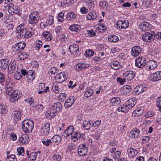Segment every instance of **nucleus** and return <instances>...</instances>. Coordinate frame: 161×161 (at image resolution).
Instances as JSON below:
<instances>
[{
	"label": "nucleus",
	"mask_w": 161,
	"mask_h": 161,
	"mask_svg": "<svg viewBox=\"0 0 161 161\" xmlns=\"http://www.w3.org/2000/svg\"><path fill=\"white\" fill-rule=\"evenodd\" d=\"M16 33H18V38L27 39L31 37L34 34L32 29L27 30L24 25L22 24L16 28Z\"/></svg>",
	"instance_id": "f257e3e1"
},
{
	"label": "nucleus",
	"mask_w": 161,
	"mask_h": 161,
	"mask_svg": "<svg viewBox=\"0 0 161 161\" xmlns=\"http://www.w3.org/2000/svg\"><path fill=\"white\" fill-rule=\"evenodd\" d=\"M23 130L26 134L31 133L34 128V123L31 119L25 120L22 123Z\"/></svg>",
	"instance_id": "f03ea898"
},
{
	"label": "nucleus",
	"mask_w": 161,
	"mask_h": 161,
	"mask_svg": "<svg viewBox=\"0 0 161 161\" xmlns=\"http://www.w3.org/2000/svg\"><path fill=\"white\" fill-rule=\"evenodd\" d=\"M40 18L38 13L36 12H32L29 16L28 23L31 25H35L37 23Z\"/></svg>",
	"instance_id": "7ed1b4c3"
},
{
	"label": "nucleus",
	"mask_w": 161,
	"mask_h": 161,
	"mask_svg": "<svg viewBox=\"0 0 161 161\" xmlns=\"http://www.w3.org/2000/svg\"><path fill=\"white\" fill-rule=\"evenodd\" d=\"M155 38V32L153 31L147 32L144 34L142 36L143 40L147 42L152 41Z\"/></svg>",
	"instance_id": "20e7f679"
},
{
	"label": "nucleus",
	"mask_w": 161,
	"mask_h": 161,
	"mask_svg": "<svg viewBox=\"0 0 161 161\" xmlns=\"http://www.w3.org/2000/svg\"><path fill=\"white\" fill-rule=\"evenodd\" d=\"M50 131V124L46 123L42 125L40 130L39 135L41 136L47 135L49 133Z\"/></svg>",
	"instance_id": "39448f33"
},
{
	"label": "nucleus",
	"mask_w": 161,
	"mask_h": 161,
	"mask_svg": "<svg viewBox=\"0 0 161 161\" xmlns=\"http://www.w3.org/2000/svg\"><path fill=\"white\" fill-rule=\"evenodd\" d=\"M68 75L65 72H61L57 74L55 78L58 83H62L68 78Z\"/></svg>",
	"instance_id": "423d86ee"
},
{
	"label": "nucleus",
	"mask_w": 161,
	"mask_h": 161,
	"mask_svg": "<svg viewBox=\"0 0 161 161\" xmlns=\"http://www.w3.org/2000/svg\"><path fill=\"white\" fill-rule=\"evenodd\" d=\"M146 61V58L144 57H138L135 60V64L138 68H143L147 64Z\"/></svg>",
	"instance_id": "0eeeda50"
},
{
	"label": "nucleus",
	"mask_w": 161,
	"mask_h": 161,
	"mask_svg": "<svg viewBox=\"0 0 161 161\" xmlns=\"http://www.w3.org/2000/svg\"><path fill=\"white\" fill-rule=\"evenodd\" d=\"M10 101L11 102L14 103L17 101L21 97L22 94L18 90H14L12 94L11 95Z\"/></svg>",
	"instance_id": "6e6552de"
},
{
	"label": "nucleus",
	"mask_w": 161,
	"mask_h": 161,
	"mask_svg": "<svg viewBox=\"0 0 161 161\" xmlns=\"http://www.w3.org/2000/svg\"><path fill=\"white\" fill-rule=\"evenodd\" d=\"M25 46L26 44L25 42H19L13 46V47L14 48L13 50L15 52V53L17 54L21 50H23L25 47Z\"/></svg>",
	"instance_id": "1a4fd4ad"
},
{
	"label": "nucleus",
	"mask_w": 161,
	"mask_h": 161,
	"mask_svg": "<svg viewBox=\"0 0 161 161\" xmlns=\"http://www.w3.org/2000/svg\"><path fill=\"white\" fill-rule=\"evenodd\" d=\"M17 68L16 62L14 61H11L8 67V73L10 74H12L16 70Z\"/></svg>",
	"instance_id": "9d476101"
},
{
	"label": "nucleus",
	"mask_w": 161,
	"mask_h": 161,
	"mask_svg": "<svg viewBox=\"0 0 161 161\" xmlns=\"http://www.w3.org/2000/svg\"><path fill=\"white\" fill-rule=\"evenodd\" d=\"M147 87L144 85L137 86L134 89V92L136 95H139L147 90Z\"/></svg>",
	"instance_id": "9b49d317"
},
{
	"label": "nucleus",
	"mask_w": 161,
	"mask_h": 161,
	"mask_svg": "<svg viewBox=\"0 0 161 161\" xmlns=\"http://www.w3.org/2000/svg\"><path fill=\"white\" fill-rule=\"evenodd\" d=\"M76 99L74 96L69 97L66 100L64 103V106L66 108H69L72 106L74 103Z\"/></svg>",
	"instance_id": "f8f14e48"
},
{
	"label": "nucleus",
	"mask_w": 161,
	"mask_h": 161,
	"mask_svg": "<svg viewBox=\"0 0 161 161\" xmlns=\"http://www.w3.org/2000/svg\"><path fill=\"white\" fill-rule=\"evenodd\" d=\"M87 152V148L84 144L80 145L78 149V153L80 156L86 155Z\"/></svg>",
	"instance_id": "ddd939ff"
},
{
	"label": "nucleus",
	"mask_w": 161,
	"mask_h": 161,
	"mask_svg": "<svg viewBox=\"0 0 161 161\" xmlns=\"http://www.w3.org/2000/svg\"><path fill=\"white\" fill-rule=\"evenodd\" d=\"M136 98H131L125 103V106L127 107L128 110L133 108L136 103Z\"/></svg>",
	"instance_id": "4468645a"
},
{
	"label": "nucleus",
	"mask_w": 161,
	"mask_h": 161,
	"mask_svg": "<svg viewBox=\"0 0 161 161\" xmlns=\"http://www.w3.org/2000/svg\"><path fill=\"white\" fill-rule=\"evenodd\" d=\"M151 26L149 23L146 22L141 23L139 25L140 30L143 31L150 30L151 28Z\"/></svg>",
	"instance_id": "2eb2a0df"
},
{
	"label": "nucleus",
	"mask_w": 161,
	"mask_h": 161,
	"mask_svg": "<svg viewBox=\"0 0 161 161\" xmlns=\"http://www.w3.org/2000/svg\"><path fill=\"white\" fill-rule=\"evenodd\" d=\"M157 66V62L153 60L148 61L146 65V68L147 70H153Z\"/></svg>",
	"instance_id": "dca6fc26"
},
{
	"label": "nucleus",
	"mask_w": 161,
	"mask_h": 161,
	"mask_svg": "<svg viewBox=\"0 0 161 161\" xmlns=\"http://www.w3.org/2000/svg\"><path fill=\"white\" fill-rule=\"evenodd\" d=\"M21 112L20 111H14L11 114V117L15 121L20 119L21 117Z\"/></svg>",
	"instance_id": "f3484780"
},
{
	"label": "nucleus",
	"mask_w": 161,
	"mask_h": 161,
	"mask_svg": "<svg viewBox=\"0 0 161 161\" xmlns=\"http://www.w3.org/2000/svg\"><path fill=\"white\" fill-rule=\"evenodd\" d=\"M142 49L140 47L135 46L131 49V55L133 56L136 57L138 56L141 53Z\"/></svg>",
	"instance_id": "a211bd4d"
},
{
	"label": "nucleus",
	"mask_w": 161,
	"mask_h": 161,
	"mask_svg": "<svg viewBox=\"0 0 161 161\" xmlns=\"http://www.w3.org/2000/svg\"><path fill=\"white\" fill-rule=\"evenodd\" d=\"M124 76L125 79L127 80H131L135 76V73L133 71H129L126 72L123 74Z\"/></svg>",
	"instance_id": "6ab92c4d"
},
{
	"label": "nucleus",
	"mask_w": 161,
	"mask_h": 161,
	"mask_svg": "<svg viewBox=\"0 0 161 161\" xmlns=\"http://www.w3.org/2000/svg\"><path fill=\"white\" fill-rule=\"evenodd\" d=\"M116 25L118 28L125 29L128 27L129 23L127 21L119 20L117 22Z\"/></svg>",
	"instance_id": "aec40b11"
},
{
	"label": "nucleus",
	"mask_w": 161,
	"mask_h": 161,
	"mask_svg": "<svg viewBox=\"0 0 161 161\" xmlns=\"http://www.w3.org/2000/svg\"><path fill=\"white\" fill-rule=\"evenodd\" d=\"M151 80L156 81L161 80V71H157L151 75Z\"/></svg>",
	"instance_id": "412c9836"
},
{
	"label": "nucleus",
	"mask_w": 161,
	"mask_h": 161,
	"mask_svg": "<svg viewBox=\"0 0 161 161\" xmlns=\"http://www.w3.org/2000/svg\"><path fill=\"white\" fill-rule=\"evenodd\" d=\"M74 127L70 125L69 126L63 134V136L65 137L69 136L73 133Z\"/></svg>",
	"instance_id": "4be33fe9"
},
{
	"label": "nucleus",
	"mask_w": 161,
	"mask_h": 161,
	"mask_svg": "<svg viewBox=\"0 0 161 161\" xmlns=\"http://www.w3.org/2000/svg\"><path fill=\"white\" fill-rule=\"evenodd\" d=\"M61 137L59 135H55L51 139L52 143H54V145H58L61 141Z\"/></svg>",
	"instance_id": "5701e85b"
},
{
	"label": "nucleus",
	"mask_w": 161,
	"mask_h": 161,
	"mask_svg": "<svg viewBox=\"0 0 161 161\" xmlns=\"http://www.w3.org/2000/svg\"><path fill=\"white\" fill-rule=\"evenodd\" d=\"M140 130L136 128H134L130 132L129 135L130 137L132 138H136L138 137L140 134Z\"/></svg>",
	"instance_id": "b1692460"
},
{
	"label": "nucleus",
	"mask_w": 161,
	"mask_h": 161,
	"mask_svg": "<svg viewBox=\"0 0 161 161\" xmlns=\"http://www.w3.org/2000/svg\"><path fill=\"white\" fill-rule=\"evenodd\" d=\"M89 67V64H88L81 63L77 64L75 67L77 71H79L82 69L87 68Z\"/></svg>",
	"instance_id": "393cba45"
},
{
	"label": "nucleus",
	"mask_w": 161,
	"mask_h": 161,
	"mask_svg": "<svg viewBox=\"0 0 161 161\" xmlns=\"http://www.w3.org/2000/svg\"><path fill=\"white\" fill-rule=\"evenodd\" d=\"M69 49L71 53H76L79 51V46L77 44H74L70 46Z\"/></svg>",
	"instance_id": "a878e982"
},
{
	"label": "nucleus",
	"mask_w": 161,
	"mask_h": 161,
	"mask_svg": "<svg viewBox=\"0 0 161 161\" xmlns=\"http://www.w3.org/2000/svg\"><path fill=\"white\" fill-rule=\"evenodd\" d=\"M57 112L52 107L49 109L47 112V115L49 119L54 117L56 115Z\"/></svg>",
	"instance_id": "bb28decb"
},
{
	"label": "nucleus",
	"mask_w": 161,
	"mask_h": 161,
	"mask_svg": "<svg viewBox=\"0 0 161 161\" xmlns=\"http://www.w3.org/2000/svg\"><path fill=\"white\" fill-rule=\"evenodd\" d=\"M4 86L5 88H14L13 82L9 78L6 80Z\"/></svg>",
	"instance_id": "cd10ccee"
},
{
	"label": "nucleus",
	"mask_w": 161,
	"mask_h": 161,
	"mask_svg": "<svg viewBox=\"0 0 161 161\" xmlns=\"http://www.w3.org/2000/svg\"><path fill=\"white\" fill-rule=\"evenodd\" d=\"M29 140L28 136L25 135H22L19 139V141L22 144L28 142Z\"/></svg>",
	"instance_id": "c85d7f7f"
},
{
	"label": "nucleus",
	"mask_w": 161,
	"mask_h": 161,
	"mask_svg": "<svg viewBox=\"0 0 161 161\" xmlns=\"http://www.w3.org/2000/svg\"><path fill=\"white\" fill-rule=\"evenodd\" d=\"M52 107L55 109L57 112H60L62 109V106L59 102L54 103Z\"/></svg>",
	"instance_id": "c756f323"
},
{
	"label": "nucleus",
	"mask_w": 161,
	"mask_h": 161,
	"mask_svg": "<svg viewBox=\"0 0 161 161\" xmlns=\"http://www.w3.org/2000/svg\"><path fill=\"white\" fill-rule=\"evenodd\" d=\"M128 155L131 157L135 156L138 153L137 150L132 148H130L127 150Z\"/></svg>",
	"instance_id": "7c9ffc66"
},
{
	"label": "nucleus",
	"mask_w": 161,
	"mask_h": 161,
	"mask_svg": "<svg viewBox=\"0 0 161 161\" xmlns=\"http://www.w3.org/2000/svg\"><path fill=\"white\" fill-rule=\"evenodd\" d=\"M111 67L114 69H118L121 68V65L117 61H113L110 64Z\"/></svg>",
	"instance_id": "2f4dec72"
},
{
	"label": "nucleus",
	"mask_w": 161,
	"mask_h": 161,
	"mask_svg": "<svg viewBox=\"0 0 161 161\" xmlns=\"http://www.w3.org/2000/svg\"><path fill=\"white\" fill-rule=\"evenodd\" d=\"M86 6L91 10H93L94 7V2L92 0H86Z\"/></svg>",
	"instance_id": "473e14b6"
},
{
	"label": "nucleus",
	"mask_w": 161,
	"mask_h": 161,
	"mask_svg": "<svg viewBox=\"0 0 161 161\" xmlns=\"http://www.w3.org/2000/svg\"><path fill=\"white\" fill-rule=\"evenodd\" d=\"M8 64L7 59H3L0 61V67L2 69H5Z\"/></svg>",
	"instance_id": "72a5a7b5"
},
{
	"label": "nucleus",
	"mask_w": 161,
	"mask_h": 161,
	"mask_svg": "<svg viewBox=\"0 0 161 161\" xmlns=\"http://www.w3.org/2000/svg\"><path fill=\"white\" fill-rule=\"evenodd\" d=\"M80 136V134L78 132H75L71 135V139L73 141L75 142L79 139Z\"/></svg>",
	"instance_id": "f704fd0d"
},
{
	"label": "nucleus",
	"mask_w": 161,
	"mask_h": 161,
	"mask_svg": "<svg viewBox=\"0 0 161 161\" xmlns=\"http://www.w3.org/2000/svg\"><path fill=\"white\" fill-rule=\"evenodd\" d=\"M69 29L71 31L78 32L80 30V27L78 25L74 24L70 26Z\"/></svg>",
	"instance_id": "c9c22d12"
},
{
	"label": "nucleus",
	"mask_w": 161,
	"mask_h": 161,
	"mask_svg": "<svg viewBox=\"0 0 161 161\" xmlns=\"http://www.w3.org/2000/svg\"><path fill=\"white\" fill-rule=\"evenodd\" d=\"M110 102L113 106L117 105L120 103V100L118 97H115L111 100Z\"/></svg>",
	"instance_id": "e433bc0d"
},
{
	"label": "nucleus",
	"mask_w": 161,
	"mask_h": 161,
	"mask_svg": "<svg viewBox=\"0 0 161 161\" xmlns=\"http://www.w3.org/2000/svg\"><path fill=\"white\" fill-rule=\"evenodd\" d=\"M75 13L72 12H70L68 13L66 16V19L68 21L70 20H73L75 19Z\"/></svg>",
	"instance_id": "4c0bfd02"
},
{
	"label": "nucleus",
	"mask_w": 161,
	"mask_h": 161,
	"mask_svg": "<svg viewBox=\"0 0 161 161\" xmlns=\"http://www.w3.org/2000/svg\"><path fill=\"white\" fill-rule=\"evenodd\" d=\"M97 16V14L94 12L90 13L87 16V18L89 20L96 19Z\"/></svg>",
	"instance_id": "58836bf2"
},
{
	"label": "nucleus",
	"mask_w": 161,
	"mask_h": 161,
	"mask_svg": "<svg viewBox=\"0 0 161 161\" xmlns=\"http://www.w3.org/2000/svg\"><path fill=\"white\" fill-rule=\"evenodd\" d=\"M91 121H88L86 120L84 121L83 123V126L84 128H86V130H89L91 126V123L90 122Z\"/></svg>",
	"instance_id": "ea45409f"
},
{
	"label": "nucleus",
	"mask_w": 161,
	"mask_h": 161,
	"mask_svg": "<svg viewBox=\"0 0 161 161\" xmlns=\"http://www.w3.org/2000/svg\"><path fill=\"white\" fill-rule=\"evenodd\" d=\"M127 108V107L125 106V103L122 106H119L117 108V110L119 112L127 113L128 111Z\"/></svg>",
	"instance_id": "a19ab883"
},
{
	"label": "nucleus",
	"mask_w": 161,
	"mask_h": 161,
	"mask_svg": "<svg viewBox=\"0 0 161 161\" xmlns=\"http://www.w3.org/2000/svg\"><path fill=\"white\" fill-rule=\"evenodd\" d=\"M18 57L21 60H24L27 58L28 57V55L25 53H21V51L18 53Z\"/></svg>",
	"instance_id": "79ce46f5"
},
{
	"label": "nucleus",
	"mask_w": 161,
	"mask_h": 161,
	"mask_svg": "<svg viewBox=\"0 0 161 161\" xmlns=\"http://www.w3.org/2000/svg\"><path fill=\"white\" fill-rule=\"evenodd\" d=\"M109 42H115L119 40V38L118 36L114 35H111L108 38Z\"/></svg>",
	"instance_id": "37998d69"
},
{
	"label": "nucleus",
	"mask_w": 161,
	"mask_h": 161,
	"mask_svg": "<svg viewBox=\"0 0 161 161\" xmlns=\"http://www.w3.org/2000/svg\"><path fill=\"white\" fill-rule=\"evenodd\" d=\"M7 111L8 108L5 105L2 104L0 105V113L5 114Z\"/></svg>",
	"instance_id": "c03bdc74"
},
{
	"label": "nucleus",
	"mask_w": 161,
	"mask_h": 161,
	"mask_svg": "<svg viewBox=\"0 0 161 161\" xmlns=\"http://www.w3.org/2000/svg\"><path fill=\"white\" fill-rule=\"evenodd\" d=\"M143 112V110L140 108H137L135 110L133 114H134L135 116H138L142 114Z\"/></svg>",
	"instance_id": "a18cd8bd"
},
{
	"label": "nucleus",
	"mask_w": 161,
	"mask_h": 161,
	"mask_svg": "<svg viewBox=\"0 0 161 161\" xmlns=\"http://www.w3.org/2000/svg\"><path fill=\"white\" fill-rule=\"evenodd\" d=\"M5 81L4 75L2 72H0V85L4 86Z\"/></svg>",
	"instance_id": "49530a36"
},
{
	"label": "nucleus",
	"mask_w": 161,
	"mask_h": 161,
	"mask_svg": "<svg viewBox=\"0 0 161 161\" xmlns=\"http://www.w3.org/2000/svg\"><path fill=\"white\" fill-rule=\"evenodd\" d=\"M66 97V95L65 93H60L58 97V100L60 101H63Z\"/></svg>",
	"instance_id": "de8ad7c7"
},
{
	"label": "nucleus",
	"mask_w": 161,
	"mask_h": 161,
	"mask_svg": "<svg viewBox=\"0 0 161 161\" xmlns=\"http://www.w3.org/2000/svg\"><path fill=\"white\" fill-rule=\"evenodd\" d=\"M157 106L160 111H161V96L159 97L156 101Z\"/></svg>",
	"instance_id": "09e8293b"
},
{
	"label": "nucleus",
	"mask_w": 161,
	"mask_h": 161,
	"mask_svg": "<svg viewBox=\"0 0 161 161\" xmlns=\"http://www.w3.org/2000/svg\"><path fill=\"white\" fill-rule=\"evenodd\" d=\"M17 151L18 152V155H21L22 156L24 155V150L23 147H20L18 148L17 149Z\"/></svg>",
	"instance_id": "8fccbe9b"
},
{
	"label": "nucleus",
	"mask_w": 161,
	"mask_h": 161,
	"mask_svg": "<svg viewBox=\"0 0 161 161\" xmlns=\"http://www.w3.org/2000/svg\"><path fill=\"white\" fill-rule=\"evenodd\" d=\"M64 14L63 13L61 12L59 13L58 15V20L60 22H62L64 20Z\"/></svg>",
	"instance_id": "3c124183"
},
{
	"label": "nucleus",
	"mask_w": 161,
	"mask_h": 161,
	"mask_svg": "<svg viewBox=\"0 0 161 161\" xmlns=\"http://www.w3.org/2000/svg\"><path fill=\"white\" fill-rule=\"evenodd\" d=\"M92 94V90L91 89H90L89 90H87L86 91L84 95L86 97H89L91 96Z\"/></svg>",
	"instance_id": "603ef678"
},
{
	"label": "nucleus",
	"mask_w": 161,
	"mask_h": 161,
	"mask_svg": "<svg viewBox=\"0 0 161 161\" xmlns=\"http://www.w3.org/2000/svg\"><path fill=\"white\" fill-rule=\"evenodd\" d=\"M123 90L124 92H129L131 90V87L129 85L124 86L123 87Z\"/></svg>",
	"instance_id": "864d4df0"
},
{
	"label": "nucleus",
	"mask_w": 161,
	"mask_h": 161,
	"mask_svg": "<svg viewBox=\"0 0 161 161\" xmlns=\"http://www.w3.org/2000/svg\"><path fill=\"white\" fill-rule=\"evenodd\" d=\"M46 22L49 25H52L53 23V17L52 16H49L48 19L47 20Z\"/></svg>",
	"instance_id": "5fc2aeb1"
},
{
	"label": "nucleus",
	"mask_w": 161,
	"mask_h": 161,
	"mask_svg": "<svg viewBox=\"0 0 161 161\" xmlns=\"http://www.w3.org/2000/svg\"><path fill=\"white\" fill-rule=\"evenodd\" d=\"M5 91L7 94L11 95L14 91V88H5Z\"/></svg>",
	"instance_id": "6e6d98bb"
},
{
	"label": "nucleus",
	"mask_w": 161,
	"mask_h": 161,
	"mask_svg": "<svg viewBox=\"0 0 161 161\" xmlns=\"http://www.w3.org/2000/svg\"><path fill=\"white\" fill-rule=\"evenodd\" d=\"M49 72L53 74H56L58 72V69L56 67H52L49 69Z\"/></svg>",
	"instance_id": "4d7b16f0"
},
{
	"label": "nucleus",
	"mask_w": 161,
	"mask_h": 161,
	"mask_svg": "<svg viewBox=\"0 0 161 161\" xmlns=\"http://www.w3.org/2000/svg\"><path fill=\"white\" fill-rule=\"evenodd\" d=\"M8 11L10 14H16L18 12V11H17L16 10H15V9L14 8H8Z\"/></svg>",
	"instance_id": "13d9d810"
},
{
	"label": "nucleus",
	"mask_w": 161,
	"mask_h": 161,
	"mask_svg": "<svg viewBox=\"0 0 161 161\" xmlns=\"http://www.w3.org/2000/svg\"><path fill=\"white\" fill-rule=\"evenodd\" d=\"M114 159H119L121 155V152L119 151H116L114 153Z\"/></svg>",
	"instance_id": "bf43d9fd"
},
{
	"label": "nucleus",
	"mask_w": 161,
	"mask_h": 161,
	"mask_svg": "<svg viewBox=\"0 0 161 161\" xmlns=\"http://www.w3.org/2000/svg\"><path fill=\"white\" fill-rule=\"evenodd\" d=\"M42 142L44 145H45L47 147L48 146L50 143H52L51 139H47V141H43Z\"/></svg>",
	"instance_id": "052dcab7"
},
{
	"label": "nucleus",
	"mask_w": 161,
	"mask_h": 161,
	"mask_svg": "<svg viewBox=\"0 0 161 161\" xmlns=\"http://www.w3.org/2000/svg\"><path fill=\"white\" fill-rule=\"evenodd\" d=\"M16 157L14 155H11L9 156H8L7 157V161H12L14 159H16Z\"/></svg>",
	"instance_id": "680f3d73"
},
{
	"label": "nucleus",
	"mask_w": 161,
	"mask_h": 161,
	"mask_svg": "<svg viewBox=\"0 0 161 161\" xmlns=\"http://www.w3.org/2000/svg\"><path fill=\"white\" fill-rule=\"evenodd\" d=\"M154 114L153 112L152 111H149L146 113L145 116L146 117H151L153 116Z\"/></svg>",
	"instance_id": "e2e57ef3"
},
{
	"label": "nucleus",
	"mask_w": 161,
	"mask_h": 161,
	"mask_svg": "<svg viewBox=\"0 0 161 161\" xmlns=\"http://www.w3.org/2000/svg\"><path fill=\"white\" fill-rule=\"evenodd\" d=\"M37 157V155L36 154V153H32L31 154V159H30V160H31L32 161H35L36 158Z\"/></svg>",
	"instance_id": "0e129e2a"
},
{
	"label": "nucleus",
	"mask_w": 161,
	"mask_h": 161,
	"mask_svg": "<svg viewBox=\"0 0 161 161\" xmlns=\"http://www.w3.org/2000/svg\"><path fill=\"white\" fill-rule=\"evenodd\" d=\"M34 101V100L32 97L28 98L25 100V102L26 103H29L30 105L32 104Z\"/></svg>",
	"instance_id": "69168bd1"
},
{
	"label": "nucleus",
	"mask_w": 161,
	"mask_h": 161,
	"mask_svg": "<svg viewBox=\"0 0 161 161\" xmlns=\"http://www.w3.org/2000/svg\"><path fill=\"white\" fill-rule=\"evenodd\" d=\"M88 34L91 37L94 36L96 35V33L93 30H88L87 31Z\"/></svg>",
	"instance_id": "338daca9"
},
{
	"label": "nucleus",
	"mask_w": 161,
	"mask_h": 161,
	"mask_svg": "<svg viewBox=\"0 0 161 161\" xmlns=\"http://www.w3.org/2000/svg\"><path fill=\"white\" fill-rule=\"evenodd\" d=\"M14 76L17 80H19L22 77V75L19 72H18L14 75Z\"/></svg>",
	"instance_id": "774afa93"
}]
</instances>
